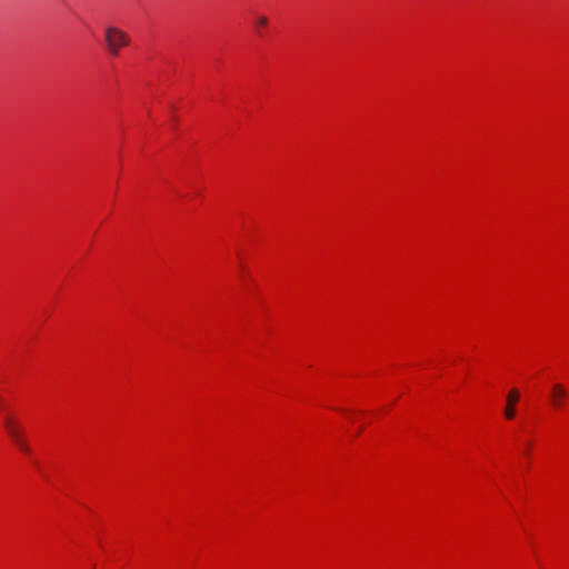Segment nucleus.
<instances>
[{
	"label": "nucleus",
	"mask_w": 569,
	"mask_h": 569,
	"mask_svg": "<svg viewBox=\"0 0 569 569\" xmlns=\"http://www.w3.org/2000/svg\"><path fill=\"white\" fill-rule=\"evenodd\" d=\"M104 41L108 51L112 56H118L120 49L130 43V37L119 28L108 27L104 30Z\"/></svg>",
	"instance_id": "nucleus-1"
},
{
	"label": "nucleus",
	"mask_w": 569,
	"mask_h": 569,
	"mask_svg": "<svg viewBox=\"0 0 569 569\" xmlns=\"http://www.w3.org/2000/svg\"><path fill=\"white\" fill-rule=\"evenodd\" d=\"M567 396L568 391L565 388V386L560 383L552 385L551 390L549 392V401L552 408L561 409L565 405Z\"/></svg>",
	"instance_id": "nucleus-2"
},
{
	"label": "nucleus",
	"mask_w": 569,
	"mask_h": 569,
	"mask_svg": "<svg viewBox=\"0 0 569 569\" xmlns=\"http://www.w3.org/2000/svg\"><path fill=\"white\" fill-rule=\"evenodd\" d=\"M520 399V392L518 389L512 388L507 395V403L503 410L505 418L512 420L517 415L516 405Z\"/></svg>",
	"instance_id": "nucleus-3"
},
{
	"label": "nucleus",
	"mask_w": 569,
	"mask_h": 569,
	"mask_svg": "<svg viewBox=\"0 0 569 569\" xmlns=\"http://www.w3.org/2000/svg\"><path fill=\"white\" fill-rule=\"evenodd\" d=\"M3 425L13 442L24 437L19 423L12 417L6 416L3 419Z\"/></svg>",
	"instance_id": "nucleus-4"
},
{
	"label": "nucleus",
	"mask_w": 569,
	"mask_h": 569,
	"mask_svg": "<svg viewBox=\"0 0 569 569\" xmlns=\"http://www.w3.org/2000/svg\"><path fill=\"white\" fill-rule=\"evenodd\" d=\"M16 446L24 453H30V447L27 443L24 437L14 442Z\"/></svg>",
	"instance_id": "nucleus-5"
},
{
	"label": "nucleus",
	"mask_w": 569,
	"mask_h": 569,
	"mask_svg": "<svg viewBox=\"0 0 569 569\" xmlns=\"http://www.w3.org/2000/svg\"><path fill=\"white\" fill-rule=\"evenodd\" d=\"M257 23L263 27L268 23V19L266 17H259Z\"/></svg>",
	"instance_id": "nucleus-6"
},
{
	"label": "nucleus",
	"mask_w": 569,
	"mask_h": 569,
	"mask_svg": "<svg viewBox=\"0 0 569 569\" xmlns=\"http://www.w3.org/2000/svg\"><path fill=\"white\" fill-rule=\"evenodd\" d=\"M3 399L0 397V408L2 407Z\"/></svg>",
	"instance_id": "nucleus-7"
}]
</instances>
